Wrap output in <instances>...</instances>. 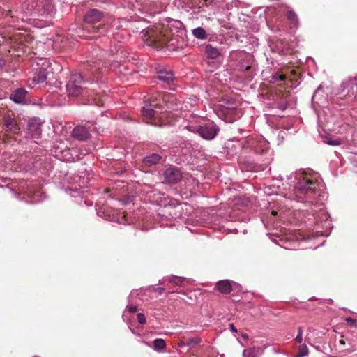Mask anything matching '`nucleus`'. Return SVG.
I'll return each instance as SVG.
<instances>
[{
	"label": "nucleus",
	"instance_id": "nucleus-9",
	"mask_svg": "<svg viewBox=\"0 0 357 357\" xmlns=\"http://www.w3.org/2000/svg\"><path fill=\"white\" fill-rule=\"evenodd\" d=\"M13 192L15 195L19 194L26 196L27 197H19L20 199H25L26 202L37 203L40 202V199L38 198L39 192H33L30 188V184L26 181H22L17 188L13 190Z\"/></svg>",
	"mask_w": 357,
	"mask_h": 357
},
{
	"label": "nucleus",
	"instance_id": "nucleus-11",
	"mask_svg": "<svg viewBox=\"0 0 357 357\" xmlns=\"http://www.w3.org/2000/svg\"><path fill=\"white\" fill-rule=\"evenodd\" d=\"M247 144V148L251 149L257 154H262L268 149V143L261 137L250 138L248 139Z\"/></svg>",
	"mask_w": 357,
	"mask_h": 357
},
{
	"label": "nucleus",
	"instance_id": "nucleus-36",
	"mask_svg": "<svg viewBox=\"0 0 357 357\" xmlns=\"http://www.w3.org/2000/svg\"><path fill=\"white\" fill-rule=\"evenodd\" d=\"M308 355V348L305 344L299 347L298 353L294 357H304Z\"/></svg>",
	"mask_w": 357,
	"mask_h": 357
},
{
	"label": "nucleus",
	"instance_id": "nucleus-6",
	"mask_svg": "<svg viewBox=\"0 0 357 357\" xmlns=\"http://www.w3.org/2000/svg\"><path fill=\"white\" fill-rule=\"evenodd\" d=\"M186 129L192 132H197L204 139L211 140L219 132V127L213 122L206 123L203 126L200 124H192V122L185 126Z\"/></svg>",
	"mask_w": 357,
	"mask_h": 357
},
{
	"label": "nucleus",
	"instance_id": "nucleus-57",
	"mask_svg": "<svg viewBox=\"0 0 357 357\" xmlns=\"http://www.w3.org/2000/svg\"><path fill=\"white\" fill-rule=\"evenodd\" d=\"M145 344H146L148 347H151L150 343H149V342H145Z\"/></svg>",
	"mask_w": 357,
	"mask_h": 357
},
{
	"label": "nucleus",
	"instance_id": "nucleus-13",
	"mask_svg": "<svg viewBox=\"0 0 357 357\" xmlns=\"http://www.w3.org/2000/svg\"><path fill=\"white\" fill-rule=\"evenodd\" d=\"M41 124L42 122L39 118H33L28 123L27 134L34 139L35 142H37L36 139H38L41 135Z\"/></svg>",
	"mask_w": 357,
	"mask_h": 357
},
{
	"label": "nucleus",
	"instance_id": "nucleus-41",
	"mask_svg": "<svg viewBox=\"0 0 357 357\" xmlns=\"http://www.w3.org/2000/svg\"><path fill=\"white\" fill-rule=\"evenodd\" d=\"M132 24H134V26L132 27V31H135V29H136L135 31H138L139 29H142L140 32L143 30V29H146V28H142V27H139V26H137L135 23H133V22H131ZM130 29H132V27H129ZM141 34V36H142V34L140 33Z\"/></svg>",
	"mask_w": 357,
	"mask_h": 357
},
{
	"label": "nucleus",
	"instance_id": "nucleus-63",
	"mask_svg": "<svg viewBox=\"0 0 357 357\" xmlns=\"http://www.w3.org/2000/svg\"><path fill=\"white\" fill-rule=\"evenodd\" d=\"M0 187H2V184L0 183Z\"/></svg>",
	"mask_w": 357,
	"mask_h": 357
},
{
	"label": "nucleus",
	"instance_id": "nucleus-56",
	"mask_svg": "<svg viewBox=\"0 0 357 357\" xmlns=\"http://www.w3.org/2000/svg\"><path fill=\"white\" fill-rule=\"evenodd\" d=\"M170 208H169V207H165V211H168V210H169V209H170Z\"/></svg>",
	"mask_w": 357,
	"mask_h": 357
},
{
	"label": "nucleus",
	"instance_id": "nucleus-43",
	"mask_svg": "<svg viewBox=\"0 0 357 357\" xmlns=\"http://www.w3.org/2000/svg\"><path fill=\"white\" fill-rule=\"evenodd\" d=\"M345 321L350 325H354L356 323V320L351 319V317L346 318Z\"/></svg>",
	"mask_w": 357,
	"mask_h": 357
},
{
	"label": "nucleus",
	"instance_id": "nucleus-18",
	"mask_svg": "<svg viewBox=\"0 0 357 357\" xmlns=\"http://www.w3.org/2000/svg\"><path fill=\"white\" fill-rule=\"evenodd\" d=\"M27 91L23 88H19L15 90L10 94V99L17 104H26L27 102L26 99Z\"/></svg>",
	"mask_w": 357,
	"mask_h": 357
},
{
	"label": "nucleus",
	"instance_id": "nucleus-21",
	"mask_svg": "<svg viewBox=\"0 0 357 357\" xmlns=\"http://www.w3.org/2000/svg\"><path fill=\"white\" fill-rule=\"evenodd\" d=\"M329 214L322 208L320 209L319 212L316 215L315 218L317 219V224L323 222V227L326 228L331 227V222L329 220Z\"/></svg>",
	"mask_w": 357,
	"mask_h": 357
},
{
	"label": "nucleus",
	"instance_id": "nucleus-28",
	"mask_svg": "<svg viewBox=\"0 0 357 357\" xmlns=\"http://www.w3.org/2000/svg\"><path fill=\"white\" fill-rule=\"evenodd\" d=\"M161 159V156L157 153H153L149 156H146L144 158L143 162L144 164L151 166L153 165H155L160 162Z\"/></svg>",
	"mask_w": 357,
	"mask_h": 357
},
{
	"label": "nucleus",
	"instance_id": "nucleus-8",
	"mask_svg": "<svg viewBox=\"0 0 357 357\" xmlns=\"http://www.w3.org/2000/svg\"><path fill=\"white\" fill-rule=\"evenodd\" d=\"M25 36L22 33H14L11 30L4 31L0 33V45L15 49L17 44H22Z\"/></svg>",
	"mask_w": 357,
	"mask_h": 357
},
{
	"label": "nucleus",
	"instance_id": "nucleus-59",
	"mask_svg": "<svg viewBox=\"0 0 357 357\" xmlns=\"http://www.w3.org/2000/svg\"><path fill=\"white\" fill-rule=\"evenodd\" d=\"M319 232L321 233V235H328V234H323L322 231H320Z\"/></svg>",
	"mask_w": 357,
	"mask_h": 357
},
{
	"label": "nucleus",
	"instance_id": "nucleus-35",
	"mask_svg": "<svg viewBox=\"0 0 357 357\" xmlns=\"http://www.w3.org/2000/svg\"><path fill=\"white\" fill-rule=\"evenodd\" d=\"M285 79V75L281 73L280 71L278 70L275 73H273V75H271V79L270 80V82L277 83L279 82H283Z\"/></svg>",
	"mask_w": 357,
	"mask_h": 357
},
{
	"label": "nucleus",
	"instance_id": "nucleus-29",
	"mask_svg": "<svg viewBox=\"0 0 357 357\" xmlns=\"http://www.w3.org/2000/svg\"><path fill=\"white\" fill-rule=\"evenodd\" d=\"M221 106L222 107L225 108V110H223V112L225 114L234 115L231 121H235L236 119L239 118V115L236 114V111L235 110L236 106L234 103H231L229 106H225L223 105H221Z\"/></svg>",
	"mask_w": 357,
	"mask_h": 357
},
{
	"label": "nucleus",
	"instance_id": "nucleus-58",
	"mask_svg": "<svg viewBox=\"0 0 357 357\" xmlns=\"http://www.w3.org/2000/svg\"><path fill=\"white\" fill-rule=\"evenodd\" d=\"M174 23H177V24H178L180 26H181V22H174Z\"/></svg>",
	"mask_w": 357,
	"mask_h": 357
},
{
	"label": "nucleus",
	"instance_id": "nucleus-27",
	"mask_svg": "<svg viewBox=\"0 0 357 357\" xmlns=\"http://www.w3.org/2000/svg\"><path fill=\"white\" fill-rule=\"evenodd\" d=\"M287 17L289 22L290 29H296L298 26L299 22L297 15L293 10H289Z\"/></svg>",
	"mask_w": 357,
	"mask_h": 357
},
{
	"label": "nucleus",
	"instance_id": "nucleus-34",
	"mask_svg": "<svg viewBox=\"0 0 357 357\" xmlns=\"http://www.w3.org/2000/svg\"><path fill=\"white\" fill-rule=\"evenodd\" d=\"M166 347V342L162 338H157L153 342V348L156 351H160Z\"/></svg>",
	"mask_w": 357,
	"mask_h": 357
},
{
	"label": "nucleus",
	"instance_id": "nucleus-33",
	"mask_svg": "<svg viewBox=\"0 0 357 357\" xmlns=\"http://www.w3.org/2000/svg\"><path fill=\"white\" fill-rule=\"evenodd\" d=\"M344 89L350 88L351 93L354 95L357 93V83L356 78L350 79L349 81L343 83Z\"/></svg>",
	"mask_w": 357,
	"mask_h": 357
},
{
	"label": "nucleus",
	"instance_id": "nucleus-51",
	"mask_svg": "<svg viewBox=\"0 0 357 357\" xmlns=\"http://www.w3.org/2000/svg\"><path fill=\"white\" fill-rule=\"evenodd\" d=\"M88 182H89L88 181H86V182L82 181V184H80V186H82V187L85 186Z\"/></svg>",
	"mask_w": 357,
	"mask_h": 357
},
{
	"label": "nucleus",
	"instance_id": "nucleus-44",
	"mask_svg": "<svg viewBox=\"0 0 357 357\" xmlns=\"http://www.w3.org/2000/svg\"><path fill=\"white\" fill-rule=\"evenodd\" d=\"M162 217H165V218H167L168 220H172V219L176 218L175 216H173L172 214L170 212L168 213V215L163 214Z\"/></svg>",
	"mask_w": 357,
	"mask_h": 357
},
{
	"label": "nucleus",
	"instance_id": "nucleus-45",
	"mask_svg": "<svg viewBox=\"0 0 357 357\" xmlns=\"http://www.w3.org/2000/svg\"><path fill=\"white\" fill-rule=\"evenodd\" d=\"M128 310L132 313L135 312L137 311V307L135 305H130V306L128 307Z\"/></svg>",
	"mask_w": 357,
	"mask_h": 357
},
{
	"label": "nucleus",
	"instance_id": "nucleus-32",
	"mask_svg": "<svg viewBox=\"0 0 357 357\" xmlns=\"http://www.w3.org/2000/svg\"><path fill=\"white\" fill-rule=\"evenodd\" d=\"M193 36L197 39L204 40L207 37L206 31L202 27H197L192 31Z\"/></svg>",
	"mask_w": 357,
	"mask_h": 357
},
{
	"label": "nucleus",
	"instance_id": "nucleus-30",
	"mask_svg": "<svg viewBox=\"0 0 357 357\" xmlns=\"http://www.w3.org/2000/svg\"><path fill=\"white\" fill-rule=\"evenodd\" d=\"M206 53L211 59H217L220 55L218 50L211 45H207L206 46Z\"/></svg>",
	"mask_w": 357,
	"mask_h": 357
},
{
	"label": "nucleus",
	"instance_id": "nucleus-53",
	"mask_svg": "<svg viewBox=\"0 0 357 357\" xmlns=\"http://www.w3.org/2000/svg\"><path fill=\"white\" fill-rule=\"evenodd\" d=\"M93 31H94V32H98V27H96V28H94V27H93Z\"/></svg>",
	"mask_w": 357,
	"mask_h": 357
},
{
	"label": "nucleus",
	"instance_id": "nucleus-4",
	"mask_svg": "<svg viewBox=\"0 0 357 357\" xmlns=\"http://www.w3.org/2000/svg\"><path fill=\"white\" fill-rule=\"evenodd\" d=\"M170 99L173 100V97L168 93L154 94L151 99L144 102L142 109L143 117L151 120L152 125H162L164 123L156 121V119H162L168 109H173L172 101Z\"/></svg>",
	"mask_w": 357,
	"mask_h": 357
},
{
	"label": "nucleus",
	"instance_id": "nucleus-52",
	"mask_svg": "<svg viewBox=\"0 0 357 357\" xmlns=\"http://www.w3.org/2000/svg\"><path fill=\"white\" fill-rule=\"evenodd\" d=\"M101 213H102L101 209H98V211H97V214H98V215L101 216V215H101Z\"/></svg>",
	"mask_w": 357,
	"mask_h": 357
},
{
	"label": "nucleus",
	"instance_id": "nucleus-16",
	"mask_svg": "<svg viewBox=\"0 0 357 357\" xmlns=\"http://www.w3.org/2000/svg\"><path fill=\"white\" fill-rule=\"evenodd\" d=\"M165 181L169 183H176L181 178V173L176 167H169L164 172Z\"/></svg>",
	"mask_w": 357,
	"mask_h": 357
},
{
	"label": "nucleus",
	"instance_id": "nucleus-26",
	"mask_svg": "<svg viewBox=\"0 0 357 357\" xmlns=\"http://www.w3.org/2000/svg\"><path fill=\"white\" fill-rule=\"evenodd\" d=\"M6 155L5 157L1 159L0 160V170L1 171H8V170H15L17 169L14 167L13 162L14 160L10 157L8 158V161H4L6 160Z\"/></svg>",
	"mask_w": 357,
	"mask_h": 357
},
{
	"label": "nucleus",
	"instance_id": "nucleus-39",
	"mask_svg": "<svg viewBox=\"0 0 357 357\" xmlns=\"http://www.w3.org/2000/svg\"><path fill=\"white\" fill-rule=\"evenodd\" d=\"M303 330L301 327H299L298 329V334L295 338V340L298 342L301 343L303 341Z\"/></svg>",
	"mask_w": 357,
	"mask_h": 357
},
{
	"label": "nucleus",
	"instance_id": "nucleus-62",
	"mask_svg": "<svg viewBox=\"0 0 357 357\" xmlns=\"http://www.w3.org/2000/svg\"><path fill=\"white\" fill-rule=\"evenodd\" d=\"M104 218L106 219V220L108 219V218L107 216H105Z\"/></svg>",
	"mask_w": 357,
	"mask_h": 357
},
{
	"label": "nucleus",
	"instance_id": "nucleus-31",
	"mask_svg": "<svg viewBox=\"0 0 357 357\" xmlns=\"http://www.w3.org/2000/svg\"><path fill=\"white\" fill-rule=\"evenodd\" d=\"M259 349L255 347H251L244 349L243 351V357H259Z\"/></svg>",
	"mask_w": 357,
	"mask_h": 357
},
{
	"label": "nucleus",
	"instance_id": "nucleus-19",
	"mask_svg": "<svg viewBox=\"0 0 357 357\" xmlns=\"http://www.w3.org/2000/svg\"><path fill=\"white\" fill-rule=\"evenodd\" d=\"M73 136L78 140H86L89 136V128L83 126H77L73 130Z\"/></svg>",
	"mask_w": 357,
	"mask_h": 357
},
{
	"label": "nucleus",
	"instance_id": "nucleus-40",
	"mask_svg": "<svg viewBox=\"0 0 357 357\" xmlns=\"http://www.w3.org/2000/svg\"><path fill=\"white\" fill-rule=\"evenodd\" d=\"M137 321L140 324H144L146 323V317L143 313L137 314Z\"/></svg>",
	"mask_w": 357,
	"mask_h": 357
},
{
	"label": "nucleus",
	"instance_id": "nucleus-10",
	"mask_svg": "<svg viewBox=\"0 0 357 357\" xmlns=\"http://www.w3.org/2000/svg\"><path fill=\"white\" fill-rule=\"evenodd\" d=\"M83 82V78L79 73H73L70 75L66 84V91L69 96H78L83 91V87L81 84Z\"/></svg>",
	"mask_w": 357,
	"mask_h": 357
},
{
	"label": "nucleus",
	"instance_id": "nucleus-55",
	"mask_svg": "<svg viewBox=\"0 0 357 357\" xmlns=\"http://www.w3.org/2000/svg\"><path fill=\"white\" fill-rule=\"evenodd\" d=\"M243 337L244 338H248V335L247 334L243 335Z\"/></svg>",
	"mask_w": 357,
	"mask_h": 357
},
{
	"label": "nucleus",
	"instance_id": "nucleus-25",
	"mask_svg": "<svg viewBox=\"0 0 357 357\" xmlns=\"http://www.w3.org/2000/svg\"><path fill=\"white\" fill-rule=\"evenodd\" d=\"M216 288L222 294H229L231 290V284L228 280H220L217 282Z\"/></svg>",
	"mask_w": 357,
	"mask_h": 357
},
{
	"label": "nucleus",
	"instance_id": "nucleus-14",
	"mask_svg": "<svg viewBox=\"0 0 357 357\" xmlns=\"http://www.w3.org/2000/svg\"><path fill=\"white\" fill-rule=\"evenodd\" d=\"M2 129L6 133H17L20 130V127L16 120L11 118L9 115H6L3 118Z\"/></svg>",
	"mask_w": 357,
	"mask_h": 357
},
{
	"label": "nucleus",
	"instance_id": "nucleus-37",
	"mask_svg": "<svg viewBox=\"0 0 357 357\" xmlns=\"http://www.w3.org/2000/svg\"><path fill=\"white\" fill-rule=\"evenodd\" d=\"M201 339L199 337H192L186 340V346L192 347L200 343Z\"/></svg>",
	"mask_w": 357,
	"mask_h": 357
},
{
	"label": "nucleus",
	"instance_id": "nucleus-60",
	"mask_svg": "<svg viewBox=\"0 0 357 357\" xmlns=\"http://www.w3.org/2000/svg\"><path fill=\"white\" fill-rule=\"evenodd\" d=\"M319 88H318V89H317V91H316L315 93H318V91H319Z\"/></svg>",
	"mask_w": 357,
	"mask_h": 357
},
{
	"label": "nucleus",
	"instance_id": "nucleus-42",
	"mask_svg": "<svg viewBox=\"0 0 357 357\" xmlns=\"http://www.w3.org/2000/svg\"><path fill=\"white\" fill-rule=\"evenodd\" d=\"M328 144H331V145L337 146V145H340V142L338 139H335V140H332V141L328 142Z\"/></svg>",
	"mask_w": 357,
	"mask_h": 357
},
{
	"label": "nucleus",
	"instance_id": "nucleus-5",
	"mask_svg": "<svg viewBox=\"0 0 357 357\" xmlns=\"http://www.w3.org/2000/svg\"><path fill=\"white\" fill-rule=\"evenodd\" d=\"M111 52L112 54L100 48L94 49L92 52L91 58L87 61V70L95 73L98 69L107 68L110 65V62L114 60L112 59L114 53L113 51H111Z\"/></svg>",
	"mask_w": 357,
	"mask_h": 357
},
{
	"label": "nucleus",
	"instance_id": "nucleus-1",
	"mask_svg": "<svg viewBox=\"0 0 357 357\" xmlns=\"http://www.w3.org/2000/svg\"><path fill=\"white\" fill-rule=\"evenodd\" d=\"M55 7L50 0H24L20 10H8L4 21L8 26L27 30L26 24L36 27L47 26L55 13Z\"/></svg>",
	"mask_w": 357,
	"mask_h": 357
},
{
	"label": "nucleus",
	"instance_id": "nucleus-48",
	"mask_svg": "<svg viewBox=\"0 0 357 357\" xmlns=\"http://www.w3.org/2000/svg\"><path fill=\"white\" fill-rule=\"evenodd\" d=\"M229 327L232 332H234V333L237 332V329L236 328V327L234 326V325L233 324H229Z\"/></svg>",
	"mask_w": 357,
	"mask_h": 357
},
{
	"label": "nucleus",
	"instance_id": "nucleus-3",
	"mask_svg": "<svg viewBox=\"0 0 357 357\" xmlns=\"http://www.w3.org/2000/svg\"><path fill=\"white\" fill-rule=\"evenodd\" d=\"M142 38L147 45L157 48L166 46L169 50H176L179 46L178 34L172 32L170 27L163 28L160 24L150 26L141 31Z\"/></svg>",
	"mask_w": 357,
	"mask_h": 357
},
{
	"label": "nucleus",
	"instance_id": "nucleus-38",
	"mask_svg": "<svg viewBox=\"0 0 357 357\" xmlns=\"http://www.w3.org/2000/svg\"><path fill=\"white\" fill-rule=\"evenodd\" d=\"M160 192H158L156 190H153V191L149 192L148 197L149 199H153L152 200H151V202L158 203V199L156 197L160 196Z\"/></svg>",
	"mask_w": 357,
	"mask_h": 357
},
{
	"label": "nucleus",
	"instance_id": "nucleus-23",
	"mask_svg": "<svg viewBox=\"0 0 357 357\" xmlns=\"http://www.w3.org/2000/svg\"><path fill=\"white\" fill-rule=\"evenodd\" d=\"M289 211H284L283 208H280L277 210H272L271 215L270 217L271 221H275V220H280L281 221L284 222L288 219Z\"/></svg>",
	"mask_w": 357,
	"mask_h": 357
},
{
	"label": "nucleus",
	"instance_id": "nucleus-47",
	"mask_svg": "<svg viewBox=\"0 0 357 357\" xmlns=\"http://www.w3.org/2000/svg\"><path fill=\"white\" fill-rule=\"evenodd\" d=\"M155 290L160 294H162L165 291V289L163 287H157Z\"/></svg>",
	"mask_w": 357,
	"mask_h": 357
},
{
	"label": "nucleus",
	"instance_id": "nucleus-24",
	"mask_svg": "<svg viewBox=\"0 0 357 357\" xmlns=\"http://www.w3.org/2000/svg\"><path fill=\"white\" fill-rule=\"evenodd\" d=\"M122 4L123 7H128L132 10L145 9L146 7V5H144V3L139 0H123Z\"/></svg>",
	"mask_w": 357,
	"mask_h": 357
},
{
	"label": "nucleus",
	"instance_id": "nucleus-22",
	"mask_svg": "<svg viewBox=\"0 0 357 357\" xmlns=\"http://www.w3.org/2000/svg\"><path fill=\"white\" fill-rule=\"evenodd\" d=\"M110 26L112 29L119 30L123 28L129 29L130 26L132 28L134 24L126 19H114L110 24Z\"/></svg>",
	"mask_w": 357,
	"mask_h": 357
},
{
	"label": "nucleus",
	"instance_id": "nucleus-61",
	"mask_svg": "<svg viewBox=\"0 0 357 357\" xmlns=\"http://www.w3.org/2000/svg\"><path fill=\"white\" fill-rule=\"evenodd\" d=\"M349 93H350V91H349L347 93V95L350 96Z\"/></svg>",
	"mask_w": 357,
	"mask_h": 357
},
{
	"label": "nucleus",
	"instance_id": "nucleus-7",
	"mask_svg": "<svg viewBox=\"0 0 357 357\" xmlns=\"http://www.w3.org/2000/svg\"><path fill=\"white\" fill-rule=\"evenodd\" d=\"M52 70L50 61L46 59H40L33 68L32 82L33 84L44 82Z\"/></svg>",
	"mask_w": 357,
	"mask_h": 357
},
{
	"label": "nucleus",
	"instance_id": "nucleus-49",
	"mask_svg": "<svg viewBox=\"0 0 357 357\" xmlns=\"http://www.w3.org/2000/svg\"><path fill=\"white\" fill-rule=\"evenodd\" d=\"M178 346L179 347H183L184 346H186V342L185 341H180L178 343Z\"/></svg>",
	"mask_w": 357,
	"mask_h": 357
},
{
	"label": "nucleus",
	"instance_id": "nucleus-50",
	"mask_svg": "<svg viewBox=\"0 0 357 357\" xmlns=\"http://www.w3.org/2000/svg\"><path fill=\"white\" fill-rule=\"evenodd\" d=\"M4 64L5 61L3 59H0V70L2 69Z\"/></svg>",
	"mask_w": 357,
	"mask_h": 357
},
{
	"label": "nucleus",
	"instance_id": "nucleus-46",
	"mask_svg": "<svg viewBox=\"0 0 357 357\" xmlns=\"http://www.w3.org/2000/svg\"><path fill=\"white\" fill-rule=\"evenodd\" d=\"M91 104H95L96 105H98V106H103L104 105V103L102 100H100L99 102L93 100V102Z\"/></svg>",
	"mask_w": 357,
	"mask_h": 357
},
{
	"label": "nucleus",
	"instance_id": "nucleus-2",
	"mask_svg": "<svg viewBox=\"0 0 357 357\" xmlns=\"http://www.w3.org/2000/svg\"><path fill=\"white\" fill-rule=\"evenodd\" d=\"M288 179H294L295 183L293 192L288 198L298 202L312 203L323 187L319 175L311 171H296L291 174Z\"/></svg>",
	"mask_w": 357,
	"mask_h": 357
},
{
	"label": "nucleus",
	"instance_id": "nucleus-15",
	"mask_svg": "<svg viewBox=\"0 0 357 357\" xmlns=\"http://www.w3.org/2000/svg\"><path fill=\"white\" fill-rule=\"evenodd\" d=\"M157 78L164 84L168 85L174 83L175 77L172 70L165 68H160L157 70Z\"/></svg>",
	"mask_w": 357,
	"mask_h": 357
},
{
	"label": "nucleus",
	"instance_id": "nucleus-54",
	"mask_svg": "<svg viewBox=\"0 0 357 357\" xmlns=\"http://www.w3.org/2000/svg\"><path fill=\"white\" fill-rule=\"evenodd\" d=\"M1 180L2 181L3 183H6V178H1Z\"/></svg>",
	"mask_w": 357,
	"mask_h": 357
},
{
	"label": "nucleus",
	"instance_id": "nucleus-12",
	"mask_svg": "<svg viewBox=\"0 0 357 357\" xmlns=\"http://www.w3.org/2000/svg\"><path fill=\"white\" fill-rule=\"evenodd\" d=\"M60 153L61 156L56 155L59 159L66 161H75L82 159L86 154L87 151L84 152L83 151H79L77 148H73L61 151Z\"/></svg>",
	"mask_w": 357,
	"mask_h": 357
},
{
	"label": "nucleus",
	"instance_id": "nucleus-17",
	"mask_svg": "<svg viewBox=\"0 0 357 357\" xmlns=\"http://www.w3.org/2000/svg\"><path fill=\"white\" fill-rule=\"evenodd\" d=\"M103 17V13L98 9H91L84 15V20L88 24H94L100 22Z\"/></svg>",
	"mask_w": 357,
	"mask_h": 357
},
{
	"label": "nucleus",
	"instance_id": "nucleus-20",
	"mask_svg": "<svg viewBox=\"0 0 357 357\" xmlns=\"http://www.w3.org/2000/svg\"><path fill=\"white\" fill-rule=\"evenodd\" d=\"M186 282V278L172 275L167 278H164L161 282V284L164 285L171 284L173 286L181 287L183 286Z\"/></svg>",
	"mask_w": 357,
	"mask_h": 357
}]
</instances>
